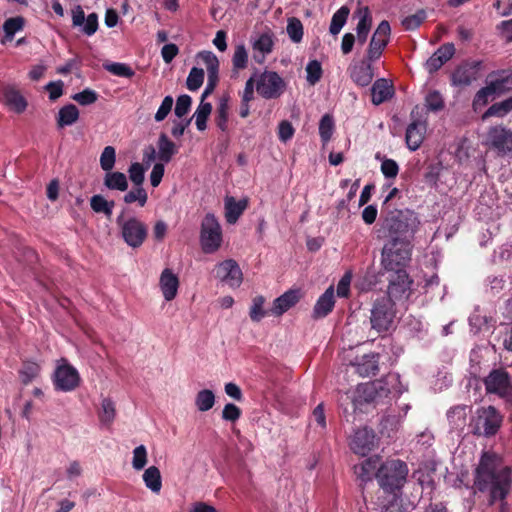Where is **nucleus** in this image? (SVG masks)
<instances>
[{"instance_id":"nucleus-1","label":"nucleus","mask_w":512,"mask_h":512,"mask_svg":"<svg viewBox=\"0 0 512 512\" xmlns=\"http://www.w3.org/2000/svg\"><path fill=\"white\" fill-rule=\"evenodd\" d=\"M512 485V470L508 466H500L496 454L483 452L474 470L473 487L482 493H488L490 503L503 502Z\"/></svg>"},{"instance_id":"nucleus-2","label":"nucleus","mask_w":512,"mask_h":512,"mask_svg":"<svg viewBox=\"0 0 512 512\" xmlns=\"http://www.w3.org/2000/svg\"><path fill=\"white\" fill-rule=\"evenodd\" d=\"M420 221L411 210L391 211L383 223L388 239L397 238L410 241L419 227Z\"/></svg>"},{"instance_id":"nucleus-3","label":"nucleus","mask_w":512,"mask_h":512,"mask_svg":"<svg viewBox=\"0 0 512 512\" xmlns=\"http://www.w3.org/2000/svg\"><path fill=\"white\" fill-rule=\"evenodd\" d=\"M407 475L408 467L399 459L387 460L375 474L380 487L390 493L400 490L404 486Z\"/></svg>"},{"instance_id":"nucleus-4","label":"nucleus","mask_w":512,"mask_h":512,"mask_svg":"<svg viewBox=\"0 0 512 512\" xmlns=\"http://www.w3.org/2000/svg\"><path fill=\"white\" fill-rule=\"evenodd\" d=\"M411 242L408 240L388 239L382 249L381 263L388 270H404L411 259Z\"/></svg>"},{"instance_id":"nucleus-5","label":"nucleus","mask_w":512,"mask_h":512,"mask_svg":"<svg viewBox=\"0 0 512 512\" xmlns=\"http://www.w3.org/2000/svg\"><path fill=\"white\" fill-rule=\"evenodd\" d=\"M116 224L120 230L123 241L131 248L142 246L148 235V227L135 216H126L122 211L116 218Z\"/></svg>"},{"instance_id":"nucleus-6","label":"nucleus","mask_w":512,"mask_h":512,"mask_svg":"<svg viewBox=\"0 0 512 512\" xmlns=\"http://www.w3.org/2000/svg\"><path fill=\"white\" fill-rule=\"evenodd\" d=\"M223 236L222 228L212 213H207L202 222L200 229V244L202 251L206 254L215 253L222 245Z\"/></svg>"},{"instance_id":"nucleus-7","label":"nucleus","mask_w":512,"mask_h":512,"mask_svg":"<svg viewBox=\"0 0 512 512\" xmlns=\"http://www.w3.org/2000/svg\"><path fill=\"white\" fill-rule=\"evenodd\" d=\"M255 88L257 93L265 99H276L285 90V82L280 75L274 71L255 73Z\"/></svg>"},{"instance_id":"nucleus-8","label":"nucleus","mask_w":512,"mask_h":512,"mask_svg":"<svg viewBox=\"0 0 512 512\" xmlns=\"http://www.w3.org/2000/svg\"><path fill=\"white\" fill-rule=\"evenodd\" d=\"M393 306V301L385 296L374 302L370 322L372 328L378 333L386 332L390 328L395 316Z\"/></svg>"},{"instance_id":"nucleus-9","label":"nucleus","mask_w":512,"mask_h":512,"mask_svg":"<svg viewBox=\"0 0 512 512\" xmlns=\"http://www.w3.org/2000/svg\"><path fill=\"white\" fill-rule=\"evenodd\" d=\"M485 145L499 155H512V130L496 125L488 129Z\"/></svg>"},{"instance_id":"nucleus-10","label":"nucleus","mask_w":512,"mask_h":512,"mask_svg":"<svg viewBox=\"0 0 512 512\" xmlns=\"http://www.w3.org/2000/svg\"><path fill=\"white\" fill-rule=\"evenodd\" d=\"M502 423V416L493 407H483L477 412L474 434L479 436H492L496 434Z\"/></svg>"},{"instance_id":"nucleus-11","label":"nucleus","mask_w":512,"mask_h":512,"mask_svg":"<svg viewBox=\"0 0 512 512\" xmlns=\"http://www.w3.org/2000/svg\"><path fill=\"white\" fill-rule=\"evenodd\" d=\"M80 384V375L76 368L70 365L66 359L58 361L54 373V385L56 389L64 392L73 391Z\"/></svg>"},{"instance_id":"nucleus-12","label":"nucleus","mask_w":512,"mask_h":512,"mask_svg":"<svg viewBox=\"0 0 512 512\" xmlns=\"http://www.w3.org/2000/svg\"><path fill=\"white\" fill-rule=\"evenodd\" d=\"M391 34V28L388 21L383 20L379 23L370 40L367 50V60L374 62L378 60L385 47L387 46Z\"/></svg>"},{"instance_id":"nucleus-13","label":"nucleus","mask_w":512,"mask_h":512,"mask_svg":"<svg viewBox=\"0 0 512 512\" xmlns=\"http://www.w3.org/2000/svg\"><path fill=\"white\" fill-rule=\"evenodd\" d=\"M215 277L231 288H237L243 281V274L238 263L227 259L218 263L214 268Z\"/></svg>"},{"instance_id":"nucleus-14","label":"nucleus","mask_w":512,"mask_h":512,"mask_svg":"<svg viewBox=\"0 0 512 512\" xmlns=\"http://www.w3.org/2000/svg\"><path fill=\"white\" fill-rule=\"evenodd\" d=\"M487 393L506 397L512 393V385L509 374L503 369L492 370L484 379Z\"/></svg>"},{"instance_id":"nucleus-15","label":"nucleus","mask_w":512,"mask_h":512,"mask_svg":"<svg viewBox=\"0 0 512 512\" xmlns=\"http://www.w3.org/2000/svg\"><path fill=\"white\" fill-rule=\"evenodd\" d=\"M389 389L384 387L382 381L364 383L357 386L355 401L359 404H379L383 398L388 397Z\"/></svg>"},{"instance_id":"nucleus-16","label":"nucleus","mask_w":512,"mask_h":512,"mask_svg":"<svg viewBox=\"0 0 512 512\" xmlns=\"http://www.w3.org/2000/svg\"><path fill=\"white\" fill-rule=\"evenodd\" d=\"M351 450L361 456L367 455L375 447V433L367 427L356 430L349 442Z\"/></svg>"},{"instance_id":"nucleus-17","label":"nucleus","mask_w":512,"mask_h":512,"mask_svg":"<svg viewBox=\"0 0 512 512\" xmlns=\"http://www.w3.org/2000/svg\"><path fill=\"white\" fill-rule=\"evenodd\" d=\"M393 272L389 278L388 296L393 300L401 299L410 289L411 281L409 280L406 270H390Z\"/></svg>"},{"instance_id":"nucleus-18","label":"nucleus","mask_w":512,"mask_h":512,"mask_svg":"<svg viewBox=\"0 0 512 512\" xmlns=\"http://www.w3.org/2000/svg\"><path fill=\"white\" fill-rule=\"evenodd\" d=\"M480 62L464 63L458 66L451 76L454 86H468L478 77Z\"/></svg>"},{"instance_id":"nucleus-19","label":"nucleus","mask_w":512,"mask_h":512,"mask_svg":"<svg viewBox=\"0 0 512 512\" xmlns=\"http://www.w3.org/2000/svg\"><path fill=\"white\" fill-rule=\"evenodd\" d=\"M72 24L74 27H81L84 34L91 36L98 29V15L91 13L85 17L82 7L78 5L72 10Z\"/></svg>"},{"instance_id":"nucleus-20","label":"nucleus","mask_w":512,"mask_h":512,"mask_svg":"<svg viewBox=\"0 0 512 512\" xmlns=\"http://www.w3.org/2000/svg\"><path fill=\"white\" fill-rule=\"evenodd\" d=\"M302 297V293L299 289H290L284 294L276 298L273 302V306L270 310L271 314L275 316H281L290 308L295 306Z\"/></svg>"},{"instance_id":"nucleus-21","label":"nucleus","mask_w":512,"mask_h":512,"mask_svg":"<svg viewBox=\"0 0 512 512\" xmlns=\"http://www.w3.org/2000/svg\"><path fill=\"white\" fill-rule=\"evenodd\" d=\"M427 130L425 121L416 120L410 123L406 129L405 140L411 151H416L424 141Z\"/></svg>"},{"instance_id":"nucleus-22","label":"nucleus","mask_w":512,"mask_h":512,"mask_svg":"<svg viewBox=\"0 0 512 512\" xmlns=\"http://www.w3.org/2000/svg\"><path fill=\"white\" fill-rule=\"evenodd\" d=\"M159 287L166 301L173 300L178 292L179 279L169 268L162 271L159 279Z\"/></svg>"},{"instance_id":"nucleus-23","label":"nucleus","mask_w":512,"mask_h":512,"mask_svg":"<svg viewBox=\"0 0 512 512\" xmlns=\"http://www.w3.org/2000/svg\"><path fill=\"white\" fill-rule=\"evenodd\" d=\"M356 15L359 18L358 24L356 26V41L358 44L363 45L368 38L371 25H372V16L370 10L367 6L359 7L356 11Z\"/></svg>"},{"instance_id":"nucleus-24","label":"nucleus","mask_w":512,"mask_h":512,"mask_svg":"<svg viewBox=\"0 0 512 512\" xmlns=\"http://www.w3.org/2000/svg\"><path fill=\"white\" fill-rule=\"evenodd\" d=\"M371 63L366 59L350 68V76L357 85L364 87L371 83L374 76Z\"/></svg>"},{"instance_id":"nucleus-25","label":"nucleus","mask_w":512,"mask_h":512,"mask_svg":"<svg viewBox=\"0 0 512 512\" xmlns=\"http://www.w3.org/2000/svg\"><path fill=\"white\" fill-rule=\"evenodd\" d=\"M334 304V288L330 286L317 300L313 309V317L323 318L327 316L332 311Z\"/></svg>"},{"instance_id":"nucleus-26","label":"nucleus","mask_w":512,"mask_h":512,"mask_svg":"<svg viewBox=\"0 0 512 512\" xmlns=\"http://www.w3.org/2000/svg\"><path fill=\"white\" fill-rule=\"evenodd\" d=\"M371 94L373 104L380 105L393 96L394 89L386 79L380 78L372 85Z\"/></svg>"},{"instance_id":"nucleus-27","label":"nucleus","mask_w":512,"mask_h":512,"mask_svg":"<svg viewBox=\"0 0 512 512\" xmlns=\"http://www.w3.org/2000/svg\"><path fill=\"white\" fill-rule=\"evenodd\" d=\"M251 43L253 51L261 54V57L254 54V59L258 63H262L264 61L265 56L272 52L274 46L273 37L270 33H263L259 35L257 38L253 39Z\"/></svg>"},{"instance_id":"nucleus-28","label":"nucleus","mask_w":512,"mask_h":512,"mask_svg":"<svg viewBox=\"0 0 512 512\" xmlns=\"http://www.w3.org/2000/svg\"><path fill=\"white\" fill-rule=\"evenodd\" d=\"M377 465L378 459L371 457L354 466V473L361 484H366L372 480Z\"/></svg>"},{"instance_id":"nucleus-29","label":"nucleus","mask_w":512,"mask_h":512,"mask_svg":"<svg viewBox=\"0 0 512 512\" xmlns=\"http://www.w3.org/2000/svg\"><path fill=\"white\" fill-rule=\"evenodd\" d=\"M4 103L10 110L19 114L27 107V101L20 92L10 87L4 90Z\"/></svg>"},{"instance_id":"nucleus-30","label":"nucleus","mask_w":512,"mask_h":512,"mask_svg":"<svg viewBox=\"0 0 512 512\" xmlns=\"http://www.w3.org/2000/svg\"><path fill=\"white\" fill-rule=\"evenodd\" d=\"M157 146V157L163 163H169L178 152L177 146L164 133L159 136Z\"/></svg>"},{"instance_id":"nucleus-31","label":"nucleus","mask_w":512,"mask_h":512,"mask_svg":"<svg viewBox=\"0 0 512 512\" xmlns=\"http://www.w3.org/2000/svg\"><path fill=\"white\" fill-rule=\"evenodd\" d=\"M116 417L115 402L108 397H103L100 403L98 418L103 426L110 427Z\"/></svg>"},{"instance_id":"nucleus-32","label":"nucleus","mask_w":512,"mask_h":512,"mask_svg":"<svg viewBox=\"0 0 512 512\" xmlns=\"http://www.w3.org/2000/svg\"><path fill=\"white\" fill-rule=\"evenodd\" d=\"M354 366L356 368V372L362 377L375 375L378 371V355H364L361 362L355 363Z\"/></svg>"},{"instance_id":"nucleus-33","label":"nucleus","mask_w":512,"mask_h":512,"mask_svg":"<svg viewBox=\"0 0 512 512\" xmlns=\"http://www.w3.org/2000/svg\"><path fill=\"white\" fill-rule=\"evenodd\" d=\"M145 486L153 493L158 494L162 489V477L156 466L148 467L143 473Z\"/></svg>"},{"instance_id":"nucleus-34","label":"nucleus","mask_w":512,"mask_h":512,"mask_svg":"<svg viewBox=\"0 0 512 512\" xmlns=\"http://www.w3.org/2000/svg\"><path fill=\"white\" fill-rule=\"evenodd\" d=\"M246 208L245 201H236L233 197L225 200V218L230 224H234Z\"/></svg>"},{"instance_id":"nucleus-35","label":"nucleus","mask_w":512,"mask_h":512,"mask_svg":"<svg viewBox=\"0 0 512 512\" xmlns=\"http://www.w3.org/2000/svg\"><path fill=\"white\" fill-rule=\"evenodd\" d=\"M79 119V110L74 104L63 106L57 116V125L60 128L71 126Z\"/></svg>"},{"instance_id":"nucleus-36","label":"nucleus","mask_w":512,"mask_h":512,"mask_svg":"<svg viewBox=\"0 0 512 512\" xmlns=\"http://www.w3.org/2000/svg\"><path fill=\"white\" fill-rule=\"evenodd\" d=\"M104 185L110 190L126 191L128 188V180L122 172H106L104 176Z\"/></svg>"},{"instance_id":"nucleus-37","label":"nucleus","mask_w":512,"mask_h":512,"mask_svg":"<svg viewBox=\"0 0 512 512\" xmlns=\"http://www.w3.org/2000/svg\"><path fill=\"white\" fill-rule=\"evenodd\" d=\"M512 111V97L507 98L501 102L491 105L486 112L482 115V119L486 120L489 117H504Z\"/></svg>"},{"instance_id":"nucleus-38","label":"nucleus","mask_w":512,"mask_h":512,"mask_svg":"<svg viewBox=\"0 0 512 512\" xmlns=\"http://www.w3.org/2000/svg\"><path fill=\"white\" fill-rule=\"evenodd\" d=\"M214 404L215 395L210 389L200 390L195 396V406L200 412H206L212 409Z\"/></svg>"},{"instance_id":"nucleus-39","label":"nucleus","mask_w":512,"mask_h":512,"mask_svg":"<svg viewBox=\"0 0 512 512\" xmlns=\"http://www.w3.org/2000/svg\"><path fill=\"white\" fill-rule=\"evenodd\" d=\"M197 57L203 62L206 67L208 77H218L219 60L216 55L211 51H202L198 53Z\"/></svg>"},{"instance_id":"nucleus-40","label":"nucleus","mask_w":512,"mask_h":512,"mask_svg":"<svg viewBox=\"0 0 512 512\" xmlns=\"http://www.w3.org/2000/svg\"><path fill=\"white\" fill-rule=\"evenodd\" d=\"M493 94H502L512 89V72L502 74L488 84Z\"/></svg>"},{"instance_id":"nucleus-41","label":"nucleus","mask_w":512,"mask_h":512,"mask_svg":"<svg viewBox=\"0 0 512 512\" xmlns=\"http://www.w3.org/2000/svg\"><path fill=\"white\" fill-rule=\"evenodd\" d=\"M90 206L94 212L103 213L109 218L112 215L115 203L114 201H108L104 196L97 194L91 197Z\"/></svg>"},{"instance_id":"nucleus-42","label":"nucleus","mask_w":512,"mask_h":512,"mask_svg":"<svg viewBox=\"0 0 512 512\" xmlns=\"http://www.w3.org/2000/svg\"><path fill=\"white\" fill-rule=\"evenodd\" d=\"M350 10L347 6L340 7L332 16L329 31L332 35H337L345 25Z\"/></svg>"},{"instance_id":"nucleus-43","label":"nucleus","mask_w":512,"mask_h":512,"mask_svg":"<svg viewBox=\"0 0 512 512\" xmlns=\"http://www.w3.org/2000/svg\"><path fill=\"white\" fill-rule=\"evenodd\" d=\"M212 105L209 102L200 101L193 117H195V124L199 131H204L207 127L206 122L211 114Z\"/></svg>"},{"instance_id":"nucleus-44","label":"nucleus","mask_w":512,"mask_h":512,"mask_svg":"<svg viewBox=\"0 0 512 512\" xmlns=\"http://www.w3.org/2000/svg\"><path fill=\"white\" fill-rule=\"evenodd\" d=\"M265 298L261 295L256 296L252 300L249 316L253 322H260L267 314L268 311L264 309Z\"/></svg>"},{"instance_id":"nucleus-45","label":"nucleus","mask_w":512,"mask_h":512,"mask_svg":"<svg viewBox=\"0 0 512 512\" xmlns=\"http://www.w3.org/2000/svg\"><path fill=\"white\" fill-rule=\"evenodd\" d=\"M466 416V406L453 407L447 413V418L454 428L464 426L466 423Z\"/></svg>"},{"instance_id":"nucleus-46","label":"nucleus","mask_w":512,"mask_h":512,"mask_svg":"<svg viewBox=\"0 0 512 512\" xmlns=\"http://www.w3.org/2000/svg\"><path fill=\"white\" fill-rule=\"evenodd\" d=\"M334 131V120L329 114H325L319 123V135L324 144L328 143Z\"/></svg>"},{"instance_id":"nucleus-47","label":"nucleus","mask_w":512,"mask_h":512,"mask_svg":"<svg viewBox=\"0 0 512 512\" xmlns=\"http://www.w3.org/2000/svg\"><path fill=\"white\" fill-rule=\"evenodd\" d=\"M148 199L147 192L142 186H136L135 189L126 193L123 197V200L127 204H131L134 202H138L140 207L145 206Z\"/></svg>"},{"instance_id":"nucleus-48","label":"nucleus","mask_w":512,"mask_h":512,"mask_svg":"<svg viewBox=\"0 0 512 512\" xmlns=\"http://www.w3.org/2000/svg\"><path fill=\"white\" fill-rule=\"evenodd\" d=\"M306 73L307 82L310 85H315L320 81L323 74L321 63L318 60L309 61L306 66Z\"/></svg>"},{"instance_id":"nucleus-49","label":"nucleus","mask_w":512,"mask_h":512,"mask_svg":"<svg viewBox=\"0 0 512 512\" xmlns=\"http://www.w3.org/2000/svg\"><path fill=\"white\" fill-rule=\"evenodd\" d=\"M204 81V70L201 68L193 67L186 80L187 88L190 91L198 90Z\"/></svg>"},{"instance_id":"nucleus-50","label":"nucleus","mask_w":512,"mask_h":512,"mask_svg":"<svg viewBox=\"0 0 512 512\" xmlns=\"http://www.w3.org/2000/svg\"><path fill=\"white\" fill-rule=\"evenodd\" d=\"M116 161V151L112 146H106L100 155V166L101 168L109 172L114 168Z\"/></svg>"},{"instance_id":"nucleus-51","label":"nucleus","mask_w":512,"mask_h":512,"mask_svg":"<svg viewBox=\"0 0 512 512\" xmlns=\"http://www.w3.org/2000/svg\"><path fill=\"white\" fill-rule=\"evenodd\" d=\"M228 112H229L228 100L223 98L220 100V103L217 107V113H216V125L222 131L227 130Z\"/></svg>"},{"instance_id":"nucleus-52","label":"nucleus","mask_w":512,"mask_h":512,"mask_svg":"<svg viewBox=\"0 0 512 512\" xmlns=\"http://www.w3.org/2000/svg\"><path fill=\"white\" fill-rule=\"evenodd\" d=\"M287 33L294 43H299L303 38V25L297 18H290L287 24Z\"/></svg>"},{"instance_id":"nucleus-53","label":"nucleus","mask_w":512,"mask_h":512,"mask_svg":"<svg viewBox=\"0 0 512 512\" xmlns=\"http://www.w3.org/2000/svg\"><path fill=\"white\" fill-rule=\"evenodd\" d=\"M104 68L113 75L120 77L131 78L134 75V71L131 67L124 63H107L104 64Z\"/></svg>"},{"instance_id":"nucleus-54","label":"nucleus","mask_w":512,"mask_h":512,"mask_svg":"<svg viewBox=\"0 0 512 512\" xmlns=\"http://www.w3.org/2000/svg\"><path fill=\"white\" fill-rule=\"evenodd\" d=\"M147 464V450L144 445H139L133 450L132 467L140 471Z\"/></svg>"},{"instance_id":"nucleus-55","label":"nucleus","mask_w":512,"mask_h":512,"mask_svg":"<svg viewBox=\"0 0 512 512\" xmlns=\"http://www.w3.org/2000/svg\"><path fill=\"white\" fill-rule=\"evenodd\" d=\"M232 62L234 69L239 70L246 68L248 62V53L243 44L236 46Z\"/></svg>"},{"instance_id":"nucleus-56","label":"nucleus","mask_w":512,"mask_h":512,"mask_svg":"<svg viewBox=\"0 0 512 512\" xmlns=\"http://www.w3.org/2000/svg\"><path fill=\"white\" fill-rule=\"evenodd\" d=\"M24 19L22 17L9 18L4 22L3 29L6 36L12 39L16 32L22 30Z\"/></svg>"},{"instance_id":"nucleus-57","label":"nucleus","mask_w":512,"mask_h":512,"mask_svg":"<svg viewBox=\"0 0 512 512\" xmlns=\"http://www.w3.org/2000/svg\"><path fill=\"white\" fill-rule=\"evenodd\" d=\"M425 18L426 12L424 10H419L415 14L405 17L402 21V24L406 30H414L423 23Z\"/></svg>"},{"instance_id":"nucleus-58","label":"nucleus","mask_w":512,"mask_h":512,"mask_svg":"<svg viewBox=\"0 0 512 512\" xmlns=\"http://www.w3.org/2000/svg\"><path fill=\"white\" fill-rule=\"evenodd\" d=\"M129 178L135 186H142L144 182L145 169L140 163H132L128 169Z\"/></svg>"},{"instance_id":"nucleus-59","label":"nucleus","mask_w":512,"mask_h":512,"mask_svg":"<svg viewBox=\"0 0 512 512\" xmlns=\"http://www.w3.org/2000/svg\"><path fill=\"white\" fill-rule=\"evenodd\" d=\"M425 105L430 111H439L444 107V101L438 91L430 92L425 98Z\"/></svg>"},{"instance_id":"nucleus-60","label":"nucleus","mask_w":512,"mask_h":512,"mask_svg":"<svg viewBox=\"0 0 512 512\" xmlns=\"http://www.w3.org/2000/svg\"><path fill=\"white\" fill-rule=\"evenodd\" d=\"M191 104H192V99L189 95H187V94L180 95L176 101V106H175V110H174L175 115L178 118H182L183 116H185L189 112Z\"/></svg>"},{"instance_id":"nucleus-61","label":"nucleus","mask_w":512,"mask_h":512,"mask_svg":"<svg viewBox=\"0 0 512 512\" xmlns=\"http://www.w3.org/2000/svg\"><path fill=\"white\" fill-rule=\"evenodd\" d=\"M72 98L80 105H90L96 102L98 95L95 91L87 88L79 93L74 94Z\"/></svg>"},{"instance_id":"nucleus-62","label":"nucleus","mask_w":512,"mask_h":512,"mask_svg":"<svg viewBox=\"0 0 512 512\" xmlns=\"http://www.w3.org/2000/svg\"><path fill=\"white\" fill-rule=\"evenodd\" d=\"M455 54V47L452 43H446L440 46L434 55L438 60H441L442 65L449 61Z\"/></svg>"},{"instance_id":"nucleus-63","label":"nucleus","mask_w":512,"mask_h":512,"mask_svg":"<svg viewBox=\"0 0 512 512\" xmlns=\"http://www.w3.org/2000/svg\"><path fill=\"white\" fill-rule=\"evenodd\" d=\"M381 172L386 178H395L399 172V166L393 159H383Z\"/></svg>"},{"instance_id":"nucleus-64","label":"nucleus","mask_w":512,"mask_h":512,"mask_svg":"<svg viewBox=\"0 0 512 512\" xmlns=\"http://www.w3.org/2000/svg\"><path fill=\"white\" fill-rule=\"evenodd\" d=\"M240 416V408L233 403H227L222 410V418L226 421L235 422Z\"/></svg>"}]
</instances>
